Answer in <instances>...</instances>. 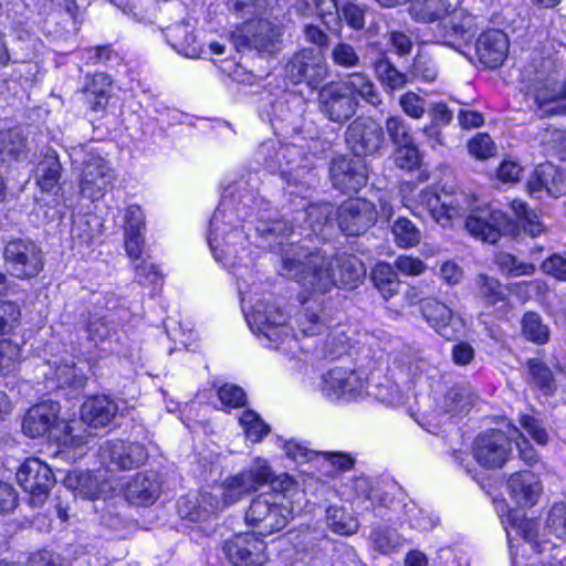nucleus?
Segmentation results:
<instances>
[{
  "label": "nucleus",
  "instance_id": "obj_1",
  "mask_svg": "<svg viewBox=\"0 0 566 566\" xmlns=\"http://www.w3.org/2000/svg\"><path fill=\"white\" fill-rule=\"evenodd\" d=\"M255 232L269 248H281L282 265L280 274L298 282L304 293L323 295L336 285L355 287L365 276L364 263L353 254L327 256L318 251L310 252L296 242L284 245L285 237L295 234L287 221L272 219L262 212L258 217Z\"/></svg>",
  "mask_w": 566,
  "mask_h": 566
},
{
  "label": "nucleus",
  "instance_id": "obj_2",
  "mask_svg": "<svg viewBox=\"0 0 566 566\" xmlns=\"http://www.w3.org/2000/svg\"><path fill=\"white\" fill-rule=\"evenodd\" d=\"M302 308L293 321L296 331L287 323L285 314L270 301L259 300L245 314L247 323L253 334L263 337L274 349L282 352L291 358L302 359L298 354L308 355L311 345L306 339L326 335L324 340V354L334 355L338 352V345L332 340L331 318L324 312L319 303L311 304L310 298L303 296Z\"/></svg>",
  "mask_w": 566,
  "mask_h": 566
},
{
  "label": "nucleus",
  "instance_id": "obj_3",
  "mask_svg": "<svg viewBox=\"0 0 566 566\" xmlns=\"http://www.w3.org/2000/svg\"><path fill=\"white\" fill-rule=\"evenodd\" d=\"M417 201L442 227H449L454 219L467 216L465 229L483 242H497L507 224L504 212L461 190L438 192L428 188L419 192Z\"/></svg>",
  "mask_w": 566,
  "mask_h": 566
},
{
  "label": "nucleus",
  "instance_id": "obj_4",
  "mask_svg": "<svg viewBox=\"0 0 566 566\" xmlns=\"http://www.w3.org/2000/svg\"><path fill=\"white\" fill-rule=\"evenodd\" d=\"M234 212L223 201L210 221L208 243L217 262L229 270L251 263L250 235L232 226Z\"/></svg>",
  "mask_w": 566,
  "mask_h": 566
},
{
  "label": "nucleus",
  "instance_id": "obj_5",
  "mask_svg": "<svg viewBox=\"0 0 566 566\" xmlns=\"http://www.w3.org/2000/svg\"><path fill=\"white\" fill-rule=\"evenodd\" d=\"M273 472L263 458H255L251 465L242 472L228 476L210 492L201 494L199 506L208 514H216L241 501L260 486L272 480Z\"/></svg>",
  "mask_w": 566,
  "mask_h": 566
},
{
  "label": "nucleus",
  "instance_id": "obj_6",
  "mask_svg": "<svg viewBox=\"0 0 566 566\" xmlns=\"http://www.w3.org/2000/svg\"><path fill=\"white\" fill-rule=\"evenodd\" d=\"M283 493H264L255 497L245 512L247 525L261 536L283 530L293 515Z\"/></svg>",
  "mask_w": 566,
  "mask_h": 566
},
{
  "label": "nucleus",
  "instance_id": "obj_7",
  "mask_svg": "<svg viewBox=\"0 0 566 566\" xmlns=\"http://www.w3.org/2000/svg\"><path fill=\"white\" fill-rule=\"evenodd\" d=\"M282 30L268 20H250L238 30L233 44L238 51L253 49L259 53L272 54L279 49Z\"/></svg>",
  "mask_w": 566,
  "mask_h": 566
},
{
  "label": "nucleus",
  "instance_id": "obj_8",
  "mask_svg": "<svg viewBox=\"0 0 566 566\" xmlns=\"http://www.w3.org/2000/svg\"><path fill=\"white\" fill-rule=\"evenodd\" d=\"M285 74L294 84L306 83L315 88L325 81L328 69L319 49H302L289 60Z\"/></svg>",
  "mask_w": 566,
  "mask_h": 566
},
{
  "label": "nucleus",
  "instance_id": "obj_9",
  "mask_svg": "<svg viewBox=\"0 0 566 566\" xmlns=\"http://www.w3.org/2000/svg\"><path fill=\"white\" fill-rule=\"evenodd\" d=\"M366 388L365 378L352 368L334 367L322 377V391L331 400H356L365 394Z\"/></svg>",
  "mask_w": 566,
  "mask_h": 566
},
{
  "label": "nucleus",
  "instance_id": "obj_10",
  "mask_svg": "<svg viewBox=\"0 0 566 566\" xmlns=\"http://www.w3.org/2000/svg\"><path fill=\"white\" fill-rule=\"evenodd\" d=\"M3 255L10 273L18 279L34 277L43 268L42 251L30 240L9 241Z\"/></svg>",
  "mask_w": 566,
  "mask_h": 566
},
{
  "label": "nucleus",
  "instance_id": "obj_11",
  "mask_svg": "<svg viewBox=\"0 0 566 566\" xmlns=\"http://www.w3.org/2000/svg\"><path fill=\"white\" fill-rule=\"evenodd\" d=\"M17 480L25 492L30 494L31 506H41L54 485L52 470L39 459L25 460L17 472Z\"/></svg>",
  "mask_w": 566,
  "mask_h": 566
},
{
  "label": "nucleus",
  "instance_id": "obj_12",
  "mask_svg": "<svg viewBox=\"0 0 566 566\" xmlns=\"http://www.w3.org/2000/svg\"><path fill=\"white\" fill-rule=\"evenodd\" d=\"M84 160L81 171L80 188L83 196L96 200L112 188L115 180L114 170L108 163L98 155L90 153Z\"/></svg>",
  "mask_w": 566,
  "mask_h": 566
},
{
  "label": "nucleus",
  "instance_id": "obj_13",
  "mask_svg": "<svg viewBox=\"0 0 566 566\" xmlns=\"http://www.w3.org/2000/svg\"><path fill=\"white\" fill-rule=\"evenodd\" d=\"M513 436L499 430L481 433L474 442L473 454L478 463L484 468H501L511 454Z\"/></svg>",
  "mask_w": 566,
  "mask_h": 566
},
{
  "label": "nucleus",
  "instance_id": "obj_14",
  "mask_svg": "<svg viewBox=\"0 0 566 566\" xmlns=\"http://www.w3.org/2000/svg\"><path fill=\"white\" fill-rule=\"evenodd\" d=\"M376 219V208L368 200L349 199L337 209L338 226L347 235H359L369 229Z\"/></svg>",
  "mask_w": 566,
  "mask_h": 566
},
{
  "label": "nucleus",
  "instance_id": "obj_15",
  "mask_svg": "<svg viewBox=\"0 0 566 566\" xmlns=\"http://www.w3.org/2000/svg\"><path fill=\"white\" fill-rule=\"evenodd\" d=\"M346 142L357 158L373 155L384 143L382 127L371 118H357L346 130Z\"/></svg>",
  "mask_w": 566,
  "mask_h": 566
},
{
  "label": "nucleus",
  "instance_id": "obj_16",
  "mask_svg": "<svg viewBox=\"0 0 566 566\" xmlns=\"http://www.w3.org/2000/svg\"><path fill=\"white\" fill-rule=\"evenodd\" d=\"M264 541L253 533L235 535L224 544L229 560L235 566H261L268 560Z\"/></svg>",
  "mask_w": 566,
  "mask_h": 566
},
{
  "label": "nucleus",
  "instance_id": "obj_17",
  "mask_svg": "<svg viewBox=\"0 0 566 566\" xmlns=\"http://www.w3.org/2000/svg\"><path fill=\"white\" fill-rule=\"evenodd\" d=\"M331 179L333 186L345 193L357 192L368 179L367 167L361 158H334L331 165Z\"/></svg>",
  "mask_w": 566,
  "mask_h": 566
},
{
  "label": "nucleus",
  "instance_id": "obj_18",
  "mask_svg": "<svg viewBox=\"0 0 566 566\" xmlns=\"http://www.w3.org/2000/svg\"><path fill=\"white\" fill-rule=\"evenodd\" d=\"M99 457L107 465L132 470L144 464L148 454L140 443L117 440L105 442L99 449Z\"/></svg>",
  "mask_w": 566,
  "mask_h": 566
},
{
  "label": "nucleus",
  "instance_id": "obj_19",
  "mask_svg": "<svg viewBox=\"0 0 566 566\" xmlns=\"http://www.w3.org/2000/svg\"><path fill=\"white\" fill-rule=\"evenodd\" d=\"M321 111L335 123L348 120L356 112L357 101L346 94L337 84L322 88L318 95Z\"/></svg>",
  "mask_w": 566,
  "mask_h": 566
},
{
  "label": "nucleus",
  "instance_id": "obj_20",
  "mask_svg": "<svg viewBox=\"0 0 566 566\" xmlns=\"http://www.w3.org/2000/svg\"><path fill=\"white\" fill-rule=\"evenodd\" d=\"M421 312L423 318L446 339H453L460 334L462 324L446 304L428 298L421 303Z\"/></svg>",
  "mask_w": 566,
  "mask_h": 566
},
{
  "label": "nucleus",
  "instance_id": "obj_21",
  "mask_svg": "<svg viewBox=\"0 0 566 566\" xmlns=\"http://www.w3.org/2000/svg\"><path fill=\"white\" fill-rule=\"evenodd\" d=\"M509 39L501 30H488L476 40L475 50L479 61L489 69L502 65L509 53Z\"/></svg>",
  "mask_w": 566,
  "mask_h": 566
},
{
  "label": "nucleus",
  "instance_id": "obj_22",
  "mask_svg": "<svg viewBox=\"0 0 566 566\" xmlns=\"http://www.w3.org/2000/svg\"><path fill=\"white\" fill-rule=\"evenodd\" d=\"M60 406L54 401H44L31 407L22 422L24 434L31 438L43 437L55 426Z\"/></svg>",
  "mask_w": 566,
  "mask_h": 566
},
{
  "label": "nucleus",
  "instance_id": "obj_23",
  "mask_svg": "<svg viewBox=\"0 0 566 566\" xmlns=\"http://www.w3.org/2000/svg\"><path fill=\"white\" fill-rule=\"evenodd\" d=\"M161 484L156 472L137 473L124 488V494L134 505H150L159 496Z\"/></svg>",
  "mask_w": 566,
  "mask_h": 566
},
{
  "label": "nucleus",
  "instance_id": "obj_24",
  "mask_svg": "<svg viewBox=\"0 0 566 566\" xmlns=\"http://www.w3.org/2000/svg\"><path fill=\"white\" fill-rule=\"evenodd\" d=\"M507 491L518 506L534 505L542 492L538 478L531 471H521L511 475L507 481Z\"/></svg>",
  "mask_w": 566,
  "mask_h": 566
},
{
  "label": "nucleus",
  "instance_id": "obj_25",
  "mask_svg": "<svg viewBox=\"0 0 566 566\" xmlns=\"http://www.w3.org/2000/svg\"><path fill=\"white\" fill-rule=\"evenodd\" d=\"M64 485L85 499L107 495L113 486L104 480L103 474L73 471L64 478Z\"/></svg>",
  "mask_w": 566,
  "mask_h": 566
},
{
  "label": "nucleus",
  "instance_id": "obj_26",
  "mask_svg": "<svg viewBox=\"0 0 566 566\" xmlns=\"http://www.w3.org/2000/svg\"><path fill=\"white\" fill-rule=\"evenodd\" d=\"M118 412L117 403L106 396L88 398L81 408V419L91 428H104L112 423Z\"/></svg>",
  "mask_w": 566,
  "mask_h": 566
},
{
  "label": "nucleus",
  "instance_id": "obj_27",
  "mask_svg": "<svg viewBox=\"0 0 566 566\" xmlns=\"http://www.w3.org/2000/svg\"><path fill=\"white\" fill-rule=\"evenodd\" d=\"M167 42L179 54L186 57H198L202 52V45L198 41L193 27L186 21L171 24L164 29Z\"/></svg>",
  "mask_w": 566,
  "mask_h": 566
},
{
  "label": "nucleus",
  "instance_id": "obj_28",
  "mask_svg": "<svg viewBox=\"0 0 566 566\" xmlns=\"http://www.w3.org/2000/svg\"><path fill=\"white\" fill-rule=\"evenodd\" d=\"M527 189L533 193L545 190L552 197H559L565 187L562 177L557 176L555 166L551 164L539 165L527 181Z\"/></svg>",
  "mask_w": 566,
  "mask_h": 566
},
{
  "label": "nucleus",
  "instance_id": "obj_29",
  "mask_svg": "<svg viewBox=\"0 0 566 566\" xmlns=\"http://www.w3.org/2000/svg\"><path fill=\"white\" fill-rule=\"evenodd\" d=\"M336 84L342 87L346 94L353 96L355 99L358 96L371 105H377L380 103V97L375 88L374 83L365 73H352L340 83Z\"/></svg>",
  "mask_w": 566,
  "mask_h": 566
},
{
  "label": "nucleus",
  "instance_id": "obj_30",
  "mask_svg": "<svg viewBox=\"0 0 566 566\" xmlns=\"http://www.w3.org/2000/svg\"><path fill=\"white\" fill-rule=\"evenodd\" d=\"M112 81L105 73L94 74L84 87L86 103L94 112L105 109L108 104Z\"/></svg>",
  "mask_w": 566,
  "mask_h": 566
},
{
  "label": "nucleus",
  "instance_id": "obj_31",
  "mask_svg": "<svg viewBox=\"0 0 566 566\" xmlns=\"http://www.w3.org/2000/svg\"><path fill=\"white\" fill-rule=\"evenodd\" d=\"M30 148L21 129L13 128L0 132V155L12 158L15 161L29 159Z\"/></svg>",
  "mask_w": 566,
  "mask_h": 566
},
{
  "label": "nucleus",
  "instance_id": "obj_32",
  "mask_svg": "<svg viewBox=\"0 0 566 566\" xmlns=\"http://www.w3.org/2000/svg\"><path fill=\"white\" fill-rule=\"evenodd\" d=\"M535 104L543 114H566V101L548 84H537L531 92Z\"/></svg>",
  "mask_w": 566,
  "mask_h": 566
},
{
  "label": "nucleus",
  "instance_id": "obj_33",
  "mask_svg": "<svg viewBox=\"0 0 566 566\" xmlns=\"http://www.w3.org/2000/svg\"><path fill=\"white\" fill-rule=\"evenodd\" d=\"M450 8L448 0H413L409 11L417 21L433 22L446 17Z\"/></svg>",
  "mask_w": 566,
  "mask_h": 566
},
{
  "label": "nucleus",
  "instance_id": "obj_34",
  "mask_svg": "<svg viewBox=\"0 0 566 566\" xmlns=\"http://www.w3.org/2000/svg\"><path fill=\"white\" fill-rule=\"evenodd\" d=\"M476 296L486 306H493L505 300V287L493 276L486 274L476 275Z\"/></svg>",
  "mask_w": 566,
  "mask_h": 566
},
{
  "label": "nucleus",
  "instance_id": "obj_35",
  "mask_svg": "<svg viewBox=\"0 0 566 566\" xmlns=\"http://www.w3.org/2000/svg\"><path fill=\"white\" fill-rule=\"evenodd\" d=\"M332 213L333 206L331 203H316L308 206L305 211H298L294 217V220L307 221L311 232L317 235L323 232V229L327 224Z\"/></svg>",
  "mask_w": 566,
  "mask_h": 566
},
{
  "label": "nucleus",
  "instance_id": "obj_36",
  "mask_svg": "<svg viewBox=\"0 0 566 566\" xmlns=\"http://www.w3.org/2000/svg\"><path fill=\"white\" fill-rule=\"evenodd\" d=\"M326 524L331 531L339 535H352L358 530V521L344 507L329 506L326 511Z\"/></svg>",
  "mask_w": 566,
  "mask_h": 566
},
{
  "label": "nucleus",
  "instance_id": "obj_37",
  "mask_svg": "<svg viewBox=\"0 0 566 566\" xmlns=\"http://www.w3.org/2000/svg\"><path fill=\"white\" fill-rule=\"evenodd\" d=\"M391 233L397 247L409 249L418 245L421 241V231L412 221L405 217L398 218L391 226Z\"/></svg>",
  "mask_w": 566,
  "mask_h": 566
},
{
  "label": "nucleus",
  "instance_id": "obj_38",
  "mask_svg": "<svg viewBox=\"0 0 566 566\" xmlns=\"http://www.w3.org/2000/svg\"><path fill=\"white\" fill-rule=\"evenodd\" d=\"M373 281L385 298L397 294L399 281L394 268L388 263H377L371 272Z\"/></svg>",
  "mask_w": 566,
  "mask_h": 566
},
{
  "label": "nucleus",
  "instance_id": "obj_39",
  "mask_svg": "<svg viewBox=\"0 0 566 566\" xmlns=\"http://www.w3.org/2000/svg\"><path fill=\"white\" fill-rule=\"evenodd\" d=\"M375 73L387 90H401L407 84V75L399 72L387 59L376 61Z\"/></svg>",
  "mask_w": 566,
  "mask_h": 566
},
{
  "label": "nucleus",
  "instance_id": "obj_40",
  "mask_svg": "<svg viewBox=\"0 0 566 566\" xmlns=\"http://www.w3.org/2000/svg\"><path fill=\"white\" fill-rule=\"evenodd\" d=\"M495 264L507 276H531L536 271L533 263L524 262L506 252H500L495 255Z\"/></svg>",
  "mask_w": 566,
  "mask_h": 566
},
{
  "label": "nucleus",
  "instance_id": "obj_41",
  "mask_svg": "<svg viewBox=\"0 0 566 566\" xmlns=\"http://www.w3.org/2000/svg\"><path fill=\"white\" fill-rule=\"evenodd\" d=\"M61 165L53 155H48L38 166V185L45 191L51 192L60 179Z\"/></svg>",
  "mask_w": 566,
  "mask_h": 566
},
{
  "label": "nucleus",
  "instance_id": "obj_42",
  "mask_svg": "<svg viewBox=\"0 0 566 566\" xmlns=\"http://www.w3.org/2000/svg\"><path fill=\"white\" fill-rule=\"evenodd\" d=\"M511 208L516 214L520 226L531 237L535 238L544 232V226L539 222L538 217L528 209L524 201L515 199L511 202Z\"/></svg>",
  "mask_w": 566,
  "mask_h": 566
},
{
  "label": "nucleus",
  "instance_id": "obj_43",
  "mask_svg": "<svg viewBox=\"0 0 566 566\" xmlns=\"http://www.w3.org/2000/svg\"><path fill=\"white\" fill-rule=\"evenodd\" d=\"M245 437L252 442H260L270 431V427L253 410H245L239 417Z\"/></svg>",
  "mask_w": 566,
  "mask_h": 566
},
{
  "label": "nucleus",
  "instance_id": "obj_44",
  "mask_svg": "<svg viewBox=\"0 0 566 566\" xmlns=\"http://www.w3.org/2000/svg\"><path fill=\"white\" fill-rule=\"evenodd\" d=\"M522 329L525 337L534 343L544 344L548 340V327L542 323L539 315L534 312L524 315Z\"/></svg>",
  "mask_w": 566,
  "mask_h": 566
},
{
  "label": "nucleus",
  "instance_id": "obj_45",
  "mask_svg": "<svg viewBox=\"0 0 566 566\" xmlns=\"http://www.w3.org/2000/svg\"><path fill=\"white\" fill-rule=\"evenodd\" d=\"M538 522L532 518H522L514 523L516 532L538 553L546 551L548 542L539 538Z\"/></svg>",
  "mask_w": 566,
  "mask_h": 566
},
{
  "label": "nucleus",
  "instance_id": "obj_46",
  "mask_svg": "<svg viewBox=\"0 0 566 566\" xmlns=\"http://www.w3.org/2000/svg\"><path fill=\"white\" fill-rule=\"evenodd\" d=\"M88 442V434L82 429V424L78 422H72L65 426L64 434L61 438V446L65 449L80 450L75 455H82L83 449Z\"/></svg>",
  "mask_w": 566,
  "mask_h": 566
},
{
  "label": "nucleus",
  "instance_id": "obj_47",
  "mask_svg": "<svg viewBox=\"0 0 566 566\" xmlns=\"http://www.w3.org/2000/svg\"><path fill=\"white\" fill-rule=\"evenodd\" d=\"M533 382L545 394L554 390V379L551 369L541 360L531 359L527 363Z\"/></svg>",
  "mask_w": 566,
  "mask_h": 566
},
{
  "label": "nucleus",
  "instance_id": "obj_48",
  "mask_svg": "<svg viewBox=\"0 0 566 566\" xmlns=\"http://www.w3.org/2000/svg\"><path fill=\"white\" fill-rule=\"evenodd\" d=\"M98 219L94 216H80L73 221L72 235L83 243H90L98 233Z\"/></svg>",
  "mask_w": 566,
  "mask_h": 566
},
{
  "label": "nucleus",
  "instance_id": "obj_49",
  "mask_svg": "<svg viewBox=\"0 0 566 566\" xmlns=\"http://www.w3.org/2000/svg\"><path fill=\"white\" fill-rule=\"evenodd\" d=\"M386 130L395 145H402L413 142L410 128L400 116H391L386 120Z\"/></svg>",
  "mask_w": 566,
  "mask_h": 566
},
{
  "label": "nucleus",
  "instance_id": "obj_50",
  "mask_svg": "<svg viewBox=\"0 0 566 566\" xmlns=\"http://www.w3.org/2000/svg\"><path fill=\"white\" fill-rule=\"evenodd\" d=\"M395 163L399 168L405 170H412L419 166V150L415 142L397 146Z\"/></svg>",
  "mask_w": 566,
  "mask_h": 566
},
{
  "label": "nucleus",
  "instance_id": "obj_51",
  "mask_svg": "<svg viewBox=\"0 0 566 566\" xmlns=\"http://www.w3.org/2000/svg\"><path fill=\"white\" fill-rule=\"evenodd\" d=\"M339 11L342 12L339 18L342 17L350 28L360 30L365 27V7L358 6L352 0H344Z\"/></svg>",
  "mask_w": 566,
  "mask_h": 566
},
{
  "label": "nucleus",
  "instance_id": "obj_52",
  "mask_svg": "<svg viewBox=\"0 0 566 566\" xmlns=\"http://www.w3.org/2000/svg\"><path fill=\"white\" fill-rule=\"evenodd\" d=\"M547 528L557 538H566V503L552 506L547 516Z\"/></svg>",
  "mask_w": 566,
  "mask_h": 566
},
{
  "label": "nucleus",
  "instance_id": "obj_53",
  "mask_svg": "<svg viewBox=\"0 0 566 566\" xmlns=\"http://www.w3.org/2000/svg\"><path fill=\"white\" fill-rule=\"evenodd\" d=\"M113 326L109 325L108 319L105 316L93 314L87 323L86 331L91 340L95 343H102L111 337Z\"/></svg>",
  "mask_w": 566,
  "mask_h": 566
},
{
  "label": "nucleus",
  "instance_id": "obj_54",
  "mask_svg": "<svg viewBox=\"0 0 566 566\" xmlns=\"http://www.w3.org/2000/svg\"><path fill=\"white\" fill-rule=\"evenodd\" d=\"M344 0H312L317 14L323 22L331 27L333 23L338 24L339 8Z\"/></svg>",
  "mask_w": 566,
  "mask_h": 566
},
{
  "label": "nucleus",
  "instance_id": "obj_55",
  "mask_svg": "<svg viewBox=\"0 0 566 566\" xmlns=\"http://www.w3.org/2000/svg\"><path fill=\"white\" fill-rule=\"evenodd\" d=\"M373 546L381 554L390 553L398 545L396 532L390 528H377L370 534Z\"/></svg>",
  "mask_w": 566,
  "mask_h": 566
},
{
  "label": "nucleus",
  "instance_id": "obj_56",
  "mask_svg": "<svg viewBox=\"0 0 566 566\" xmlns=\"http://www.w3.org/2000/svg\"><path fill=\"white\" fill-rule=\"evenodd\" d=\"M218 397L224 408H238L245 402V392L242 388L224 384L218 388Z\"/></svg>",
  "mask_w": 566,
  "mask_h": 566
},
{
  "label": "nucleus",
  "instance_id": "obj_57",
  "mask_svg": "<svg viewBox=\"0 0 566 566\" xmlns=\"http://www.w3.org/2000/svg\"><path fill=\"white\" fill-rule=\"evenodd\" d=\"M412 74L424 82H433L438 76V67L432 59L418 54L412 63Z\"/></svg>",
  "mask_w": 566,
  "mask_h": 566
},
{
  "label": "nucleus",
  "instance_id": "obj_58",
  "mask_svg": "<svg viewBox=\"0 0 566 566\" xmlns=\"http://www.w3.org/2000/svg\"><path fill=\"white\" fill-rule=\"evenodd\" d=\"M399 104L406 115L419 119L426 113V101L413 92H407L400 96Z\"/></svg>",
  "mask_w": 566,
  "mask_h": 566
},
{
  "label": "nucleus",
  "instance_id": "obj_59",
  "mask_svg": "<svg viewBox=\"0 0 566 566\" xmlns=\"http://www.w3.org/2000/svg\"><path fill=\"white\" fill-rule=\"evenodd\" d=\"M469 153L478 159H486L495 154V145L488 134H478L468 145Z\"/></svg>",
  "mask_w": 566,
  "mask_h": 566
},
{
  "label": "nucleus",
  "instance_id": "obj_60",
  "mask_svg": "<svg viewBox=\"0 0 566 566\" xmlns=\"http://www.w3.org/2000/svg\"><path fill=\"white\" fill-rule=\"evenodd\" d=\"M125 250L133 264L142 259L144 251L143 232H134L133 228H128L125 232Z\"/></svg>",
  "mask_w": 566,
  "mask_h": 566
},
{
  "label": "nucleus",
  "instance_id": "obj_61",
  "mask_svg": "<svg viewBox=\"0 0 566 566\" xmlns=\"http://www.w3.org/2000/svg\"><path fill=\"white\" fill-rule=\"evenodd\" d=\"M520 424L538 444H547L549 440L548 433L536 418L523 415L520 418Z\"/></svg>",
  "mask_w": 566,
  "mask_h": 566
},
{
  "label": "nucleus",
  "instance_id": "obj_62",
  "mask_svg": "<svg viewBox=\"0 0 566 566\" xmlns=\"http://www.w3.org/2000/svg\"><path fill=\"white\" fill-rule=\"evenodd\" d=\"M56 378L61 386L81 388L85 384V378L81 375L74 365L60 366L56 369Z\"/></svg>",
  "mask_w": 566,
  "mask_h": 566
},
{
  "label": "nucleus",
  "instance_id": "obj_63",
  "mask_svg": "<svg viewBox=\"0 0 566 566\" xmlns=\"http://www.w3.org/2000/svg\"><path fill=\"white\" fill-rule=\"evenodd\" d=\"M20 357V348L11 340H0V373L9 370Z\"/></svg>",
  "mask_w": 566,
  "mask_h": 566
},
{
  "label": "nucleus",
  "instance_id": "obj_64",
  "mask_svg": "<svg viewBox=\"0 0 566 566\" xmlns=\"http://www.w3.org/2000/svg\"><path fill=\"white\" fill-rule=\"evenodd\" d=\"M395 268L405 275H420L424 272L426 265L419 259L410 255H400L395 260Z\"/></svg>",
  "mask_w": 566,
  "mask_h": 566
}]
</instances>
